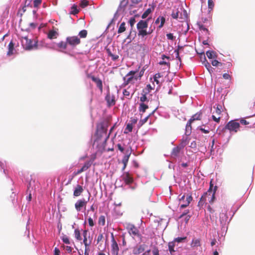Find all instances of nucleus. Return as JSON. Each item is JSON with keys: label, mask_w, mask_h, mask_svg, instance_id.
<instances>
[{"label": "nucleus", "mask_w": 255, "mask_h": 255, "mask_svg": "<svg viewBox=\"0 0 255 255\" xmlns=\"http://www.w3.org/2000/svg\"><path fill=\"white\" fill-rule=\"evenodd\" d=\"M154 6H152V7L151 8H147L144 12V13L142 14L141 15V18L142 19H145V18H146L148 15L152 12L154 10Z\"/></svg>", "instance_id": "393cba45"}, {"label": "nucleus", "mask_w": 255, "mask_h": 255, "mask_svg": "<svg viewBox=\"0 0 255 255\" xmlns=\"http://www.w3.org/2000/svg\"><path fill=\"white\" fill-rule=\"evenodd\" d=\"M208 8L210 9H212L214 6V3L212 0H208Z\"/></svg>", "instance_id": "3c124183"}, {"label": "nucleus", "mask_w": 255, "mask_h": 255, "mask_svg": "<svg viewBox=\"0 0 255 255\" xmlns=\"http://www.w3.org/2000/svg\"><path fill=\"white\" fill-rule=\"evenodd\" d=\"M206 55L209 59L215 58L217 57L216 53L213 51H207Z\"/></svg>", "instance_id": "c756f323"}, {"label": "nucleus", "mask_w": 255, "mask_h": 255, "mask_svg": "<svg viewBox=\"0 0 255 255\" xmlns=\"http://www.w3.org/2000/svg\"><path fill=\"white\" fill-rule=\"evenodd\" d=\"M148 26V21L140 20L136 25L137 29L138 30V35L143 37L145 36L151 34L153 32V30L147 31L146 28Z\"/></svg>", "instance_id": "f03ea898"}, {"label": "nucleus", "mask_w": 255, "mask_h": 255, "mask_svg": "<svg viewBox=\"0 0 255 255\" xmlns=\"http://www.w3.org/2000/svg\"><path fill=\"white\" fill-rule=\"evenodd\" d=\"M42 2V0H34L33 1V6L34 7H37Z\"/></svg>", "instance_id": "603ef678"}, {"label": "nucleus", "mask_w": 255, "mask_h": 255, "mask_svg": "<svg viewBox=\"0 0 255 255\" xmlns=\"http://www.w3.org/2000/svg\"><path fill=\"white\" fill-rule=\"evenodd\" d=\"M88 77L90 78L96 84L97 87L102 92L103 91V84L102 80L99 78H96L95 76H91L90 75H88Z\"/></svg>", "instance_id": "dca6fc26"}, {"label": "nucleus", "mask_w": 255, "mask_h": 255, "mask_svg": "<svg viewBox=\"0 0 255 255\" xmlns=\"http://www.w3.org/2000/svg\"><path fill=\"white\" fill-rule=\"evenodd\" d=\"M223 77L225 79H230L231 78L230 75L227 73L224 74Z\"/></svg>", "instance_id": "338daca9"}, {"label": "nucleus", "mask_w": 255, "mask_h": 255, "mask_svg": "<svg viewBox=\"0 0 255 255\" xmlns=\"http://www.w3.org/2000/svg\"><path fill=\"white\" fill-rule=\"evenodd\" d=\"M193 122H192L191 121H190V120L188 121V122H187V124H186V132L187 133H188L189 134L191 133V128H192V127H191V124Z\"/></svg>", "instance_id": "f704fd0d"}, {"label": "nucleus", "mask_w": 255, "mask_h": 255, "mask_svg": "<svg viewBox=\"0 0 255 255\" xmlns=\"http://www.w3.org/2000/svg\"><path fill=\"white\" fill-rule=\"evenodd\" d=\"M212 117L213 120L215 122H217V123H219V122H220V119H221V118H220V117H218L217 118V117H216L215 116L213 115V116H212Z\"/></svg>", "instance_id": "680f3d73"}, {"label": "nucleus", "mask_w": 255, "mask_h": 255, "mask_svg": "<svg viewBox=\"0 0 255 255\" xmlns=\"http://www.w3.org/2000/svg\"><path fill=\"white\" fill-rule=\"evenodd\" d=\"M105 100L108 107L114 106L116 104L115 96L113 94H111L109 92L107 94Z\"/></svg>", "instance_id": "ddd939ff"}, {"label": "nucleus", "mask_w": 255, "mask_h": 255, "mask_svg": "<svg viewBox=\"0 0 255 255\" xmlns=\"http://www.w3.org/2000/svg\"><path fill=\"white\" fill-rule=\"evenodd\" d=\"M186 239V237H178L174 239L175 243H181Z\"/></svg>", "instance_id": "09e8293b"}, {"label": "nucleus", "mask_w": 255, "mask_h": 255, "mask_svg": "<svg viewBox=\"0 0 255 255\" xmlns=\"http://www.w3.org/2000/svg\"><path fill=\"white\" fill-rule=\"evenodd\" d=\"M80 6L82 8H85L89 5V1L87 0H83L81 1Z\"/></svg>", "instance_id": "49530a36"}, {"label": "nucleus", "mask_w": 255, "mask_h": 255, "mask_svg": "<svg viewBox=\"0 0 255 255\" xmlns=\"http://www.w3.org/2000/svg\"><path fill=\"white\" fill-rule=\"evenodd\" d=\"M181 11L177 9L176 10H173L171 16L174 19H178L179 18L181 20H185L187 18V13L186 11L184 9L182 10L181 9Z\"/></svg>", "instance_id": "0eeeda50"}, {"label": "nucleus", "mask_w": 255, "mask_h": 255, "mask_svg": "<svg viewBox=\"0 0 255 255\" xmlns=\"http://www.w3.org/2000/svg\"><path fill=\"white\" fill-rule=\"evenodd\" d=\"M213 192V187H210L208 191L204 193V194L201 196L200 199L198 203V206L202 207L204 204L206 203L207 197L212 195Z\"/></svg>", "instance_id": "6e6552de"}, {"label": "nucleus", "mask_w": 255, "mask_h": 255, "mask_svg": "<svg viewBox=\"0 0 255 255\" xmlns=\"http://www.w3.org/2000/svg\"><path fill=\"white\" fill-rule=\"evenodd\" d=\"M159 64L160 65H166L168 66L169 68L170 67V63L168 62H167L166 61H162L159 62Z\"/></svg>", "instance_id": "0e129e2a"}, {"label": "nucleus", "mask_w": 255, "mask_h": 255, "mask_svg": "<svg viewBox=\"0 0 255 255\" xmlns=\"http://www.w3.org/2000/svg\"><path fill=\"white\" fill-rule=\"evenodd\" d=\"M58 29H53L49 30L47 34V37L50 39L56 38L58 36Z\"/></svg>", "instance_id": "6ab92c4d"}, {"label": "nucleus", "mask_w": 255, "mask_h": 255, "mask_svg": "<svg viewBox=\"0 0 255 255\" xmlns=\"http://www.w3.org/2000/svg\"><path fill=\"white\" fill-rule=\"evenodd\" d=\"M66 41L68 45L72 47H76L81 43L80 39L78 36H68Z\"/></svg>", "instance_id": "9d476101"}, {"label": "nucleus", "mask_w": 255, "mask_h": 255, "mask_svg": "<svg viewBox=\"0 0 255 255\" xmlns=\"http://www.w3.org/2000/svg\"><path fill=\"white\" fill-rule=\"evenodd\" d=\"M237 120H232L229 122L226 125L225 128L228 129L230 132H237L240 127V123H238Z\"/></svg>", "instance_id": "423d86ee"}, {"label": "nucleus", "mask_w": 255, "mask_h": 255, "mask_svg": "<svg viewBox=\"0 0 255 255\" xmlns=\"http://www.w3.org/2000/svg\"><path fill=\"white\" fill-rule=\"evenodd\" d=\"M217 190V186H214V189H213V192L211 197V199L209 200V203L210 204H213L215 200V193H216Z\"/></svg>", "instance_id": "2f4dec72"}, {"label": "nucleus", "mask_w": 255, "mask_h": 255, "mask_svg": "<svg viewBox=\"0 0 255 255\" xmlns=\"http://www.w3.org/2000/svg\"><path fill=\"white\" fill-rule=\"evenodd\" d=\"M126 23L125 22H123L121 23L118 30V33L120 34L124 32H125L126 30Z\"/></svg>", "instance_id": "cd10ccee"}, {"label": "nucleus", "mask_w": 255, "mask_h": 255, "mask_svg": "<svg viewBox=\"0 0 255 255\" xmlns=\"http://www.w3.org/2000/svg\"><path fill=\"white\" fill-rule=\"evenodd\" d=\"M109 56L111 57L114 61L117 60L119 58V56L117 55H114L112 53L109 49L107 50Z\"/></svg>", "instance_id": "a18cd8bd"}, {"label": "nucleus", "mask_w": 255, "mask_h": 255, "mask_svg": "<svg viewBox=\"0 0 255 255\" xmlns=\"http://www.w3.org/2000/svg\"><path fill=\"white\" fill-rule=\"evenodd\" d=\"M201 245V239L199 238H194L193 239L190 246L192 248H195V247H200Z\"/></svg>", "instance_id": "5701e85b"}, {"label": "nucleus", "mask_w": 255, "mask_h": 255, "mask_svg": "<svg viewBox=\"0 0 255 255\" xmlns=\"http://www.w3.org/2000/svg\"><path fill=\"white\" fill-rule=\"evenodd\" d=\"M203 63L204 64V65L207 68V69L208 70H209V69L210 68H211V65L208 62V61H207L206 60V57L205 56V55H203Z\"/></svg>", "instance_id": "c03bdc74"}, {"label": "nucleus", "mask_w": 255, "mask_h": 255, "mask_svg": "<svg viewBox=\"0 0 255 255\" xmlns=\"http://www.w3.org/2000/svg\"><path fill=\"white\" fill-rule=\"evenodd\" d=\"M144 70H141L137 75L138 79H140L141 77L143 76L144 74Z\"/></svg>", "instance_id": "69168bd1"}, {"label": "nucleus", "mask_w": 255, "mask_h": 255, "mask_svg": "<svg viewBox=\"0 0 255 255\" xmlns=\"http://www.w3.org/2000/svg\"><path fill=\"white\" fill-rule=\"evenodd\" d=\"M14 49V44L12 41H10V42L8 44V51L7 52V54L8 55H11L13 53V50Z\"/></svg>", "instance_id": "473e14b6"}, {"label": "nucleus", "mask_w": 255, "mask_h": 255, "mask_svg": "<svg viewBox=\"0 0 255 255\" xmlns=\"http://www.w3.org/2000/svg\"><path fill=\"white\" fill-rule=\"evenodd\" d=\"M137 71H130L124 77V83L122 84L123 87H126L129 84H133L135 81L138 80Z\"/></svg>", "instance_id": "20e7f679"}, {"label": "nucleus", "mask_w": 255, "mask_h": 255, "mask_svg": "<svg viewBox=\"0 0 255 255\" xmlns=\"http://www.w3.org/2000/svg\"><path fill=\"white\" fill-rule=\"evenodd\" d=\"M111 252L112 255H118L119 252V247L118 243L115 240L114 236V234L112 233L111 235Z\"/></svg>", "instance_id": "9b49d317"}, {"label": "nucleus", "mask_w": 255, "mask_h": 255, "mask_svg": "<svg viewBox=\"0 0 255 255\" xmlns=\"http://www.w3.org/2000/svg\"><path fill=\"white\" fill-rule=\"evenodd\" d=\"M192 199L193 198L191 195H187L186 197V203L181 204L180 208L183 209L187 207L192 201Z\"/></svg>", "instance_id": "4be33fe9"}, {"label": "nucleus", "mask_w": 255, "mask_h": 255, "mask_svg": "<svg viewBox=\"0 0 255 255\" xmlns=\"http://www.w3.org/2000/svg\"><path fill=\"white\" fill-rule=\"evenodd\" d=\"M60 250L57 248H55L54 249V255H60Z\"/></svg>", "instance_id": "774afa93"}, {"label": "nucleus", "mask_w": 255, "mask_h": 255, "mask_svg": "<svg viewBox=\"0 0 255 255\" xmlns=\"http://www.w3.org/2000/svg\"><path fill=\"white\" fill-rule=\"evenodd\" d=\"M75 237L77 240L79 241H81L82 240V237L81 236V233L80 230L78 229H76L74 231Z\"/></svg>", "instance_id": "7c9ffc66"}, {"label": "nucleus", "mask_w": 255, "mask_h": 255, "mask_svg": "<svg viewBox=\"0 0 255 255\" xmlns=\"http://www.w3.org/2000/svg\"><path fill=\"white\" fill-rule=\"evenodd\" d=\"M62 241L66 244H70V242L69 241V239L67 236L66 235H63L62 237Z\"/></svg>", "instance_id": "de8ad7c7"}, {"label": "nucleus", "mask_w": 255, "mask_h": 255, "mask_svg": "<svg viewBox=\"0 0 255 255\" xmlns=\"http://www.w3.org/2000/svg\"><path fill=\"white\" fill-rule=\"evenodd\" d=\"M21 45L23 48L26 50H31L33 49L38 48V44L37 41H33L28 39L27 36H22L20 38Z\"/></svg>", "instance_id": "7ed1b4c3"}, {"label": "nucleus", "mask_w": 255, "mask_h": 255, "mask_svg": "<svg viewBox=\"0 0 255 255\" xmlns=\"http://www.w3.org/2000/svg\"><path fill=\"white\" fill-rule=\"evenodd\" d=\"M146 245L145 244H141L134 247L132 251V253L134 255H139L144 252Z\"/></svg>", "instance_id": "2eb2a0df"}, {"label": "nucleus", "mask_w": 255, "mask_h": 255, "mask_svg": "<svg viewBox=\"0 0 255 255\" xmlns=\"http://www.w3.org/2000/svg\"><path fill=\"white\" fill-rule=\"evenodd\" d=\"M211 63L212 65L214 66H218V65L222 66L223 65V63L219 62L216 60H213Z\"/></svg>", "instance_id": "8fccbe9b"}, {"label": "nucleus", "mask_w": 255, "mask_h": 255, "mask_svg": "<svg viewBox=\"0 0 255 255\" xmlns=\"http://www.w3.org/2000/svg\"><path fill=\"white\" fill-rule=\"evenodd\" d=\"M166 36L168 39L171 40H173L175 38V37L174 36L173 34L171 33L167 34Z\"/></svg>", "instance_id": "5fc2aeb1"}, {"label": "nucleus", "mask_w": 255, "mask_h": 255, "mask_svg": "<svg viewBox=\"0 0 255 255\" xmlns=\"http://www.w3.org/2000/svg\"><path fill=\"white\" fill-rule=\"evenodd\" d=\"M98 223L99 225L102 226H104L105 224V217L103 215L100 216L99 220Z\"/></svg>", "instance_id": "58836bf2"}, {"label": "nucleus", "mask_w": 255, "mask_h": 255, "mask_svg": "<svg viewBox=\"0 0 255 255\" xmlns=\"http://www.w3.org/2000/svg\"><path fill=\"white\" fill-rule=\"evenodd\" d=\"M148 109V105H146L144 103H141L139 104V106L138 108V110L140 112H141L142 113H144L146 110Z\"/></svg>", "instance_id": "bb28decb"}, {"label": "nucleus", "mask_w": 255, "mask_h": 255, "mask_svg": "<svg viewBox=\"0 0 255 255\" xmlns=\"http://www.w3.org/2000/svg\"><path fill=\"white\" fill-rule=\"evenodd\" d=\"M63 248H65L66 249V250L69 253H71L72 251V248L71 247H70V246H63Z\"/></svg>", "instance_id": "052dcab7"}, {"label": "nucleus", "mask_w": 255, "mask_h": 255, "mask_svg": "<svg viewBox=\"0 0 255 255\" xmlns=\"http://www.w3.org/2000/svg\"><path fill=\"white\" fill-rule=\"evenodd\" d=\"M132 125L131 124H128L127 125L124 133H127L128 132H131L132 130Z\"/></svg>", "instance_id": "ea45409f"}, {"label": "nucleus", "mask_w": 255, "mask_h": 255, "mask_svg": "<svg viewBox=\"0 0 255 255\" xmlns=\"http://www.w3.org/2000/svg\"><path fill=\"white\" fill-rule=\"evenodd\" d=\"M88 201H86L84 199L78 200L75 204V207L76 211L79 212L83 208H85Z\"/></svg>", "instance_id": "f8f14e48"}, {"label": "nucleus", "mask_w": 255, "mask_h": 255, "mask_svg": "<svg viewBox=\"0 0 255 255\" xmlns=\"http://www.w3.org/2000/svg\"><path fill=\"white\" fill-rule=\"evenodd\" d=\"M126 229L129 234L134 239H138L140 241L142 240V236L139 230L133 224L128 223L126 225Z\"/></svg>", "instance_id": "39448f33"}, {"label": "nucleus", "mask_w": 255, "mask_h": 255, "mask_svg": "<svg viewBox=\"0 0 255 255\" xmlns=\"http://www.w3.org/2000/svg\"><path fill=\"white\" fill-rule=\"evenodd\" d=\"M92 163L90 161L86 162L83 167L79 170H78L76 172L73 173V176H77V175L81 173L82 172L87 170L91 166Z\"/></svg>", "instance_id": "4468645a"}, {"label": "nucleus", "mask_w": 255, "mask_h": 255, "mask_svg": "<svg viewBox=\"0 0 255 255\" xmlns=\"http://www.w3.org/2000/svg\"><path fill=\"white\" fill-rule=\"evenodd\" d=\"M176 246V243L173 241L172 242H170L168 243V250L170 252V253L172 255L173 253L175 252L174 250V247Z\"/></svg>", "instance_id": "b1692460"}, {"label": "nucleus", "mask_w": 255, "mask_h": 255, "mask_svg": "<svg viewBox=\"0 0 255 255\" xmlns=\"http://www.w3.org/2000/svg\"><path fill=\"white\" fill-rule=\"evenodd\" d=\"M141 96L140 97V101L141 103H144L146 101L148 102V100H147L146 95L147 94H145V93L143 92L142 91V93L141 94Z\"/></svg>", "instance_id": "72a5a7b5"}, {"label": "nucleus", "mask_w": 255, "mask_h": 255, "mask_svg": "<svg viewBox=\"0 0 255 255\" xmlns=\"http://www.w3.org/2000/svg\"><path fill=\"white\" fill-rule=\"evenodd\" d=\"M109 125V120L106 119L97 125L96 140H100L102 138H104V146H105L106 143L110 136V133L107 134L108 128Z\"/></svg>", "instance_id": "f257e3e1"}, {"label": "nucleus", "mask_w": 255, "mask_h": 255, "mask_svg": "<svg viewBox=\"0 0 255 255\" xmlns=\"http://www.w3.org/2000/svg\"><path fill=\"white\" fill-rule=\"evenodd\" d=\"M79 35L80 38H85L87 35V31L86 30H82L79 33Z\"/></svg>", "instance_id": "37998d69"}, {"label": "nucleus", "mask_w": 255, "mask_h": 255, "mask_svg": "<svg viewBox=\"0 0 255 255\" xmlns=\"http://www.w3.org/2000/svg\"><path fill=\"white\" fill-rule=\"evenodd\" d=\"M152 252L153 255H159V250L157 247H154L153 249Z\"/></svg>", "instance_id": "4d7b16f0"}, {"label": "nucleus", "mask_w": 255, "mask_h": 255, "mask_svg": "<svg viewBox=\"0 0 255 255\" xmlns=\"http://www.w3.org/2000/svg\"><path fill=\"white\" fill-rule=\"evenodd\" d=\"M180 148L179 147H174L172 151V155L176 156L178 155L180 152Z\"/></svg>", "instance_id": "a19ab883"}, {"label": "nucleus", "mask_w": 255, "mask_h": 255, "mask_svg": "<svg viewBox=\"0 0 255 255\" xmlns=\"http://www.w3.org/2000/svg\"><path fill=\"white\" fill-rule=\"evenodd\" d=\"M198 25L200 30H202L207 32H208V30L207 28L205 27V26L201 23H198Z\"/></svg>", "instance_id": "864d4df0"}, {"label": "nucleus", "mask_w": 255, "mask_h": 255, "mask_svg": "<svg viewBox=\"0 0 255 255\" xmlns=\"http://www.w3.org/2000/svg\"><path fill=\"white\" fill-rule=\"evenodd\" d=\"M153 89L151 86L150 84L146 85V87L142 90V92L145 93V94H148Z\"/></svg>", "instance_id": "e433bc0d"}, {"label": "nucleus", "mask_w": 255, "mask_h": 255, "mask_svg": "<svg viewBox=\"0 0 255 255\" xmlns=\"http://www.w3.org/2000/svg\"><path fill=\"white\" fill-rule=\"evenodd\" d=\"M68 45L67 41L66 40V42L64 41H60V42L57 44L58 47L61 48L62 49H66L67 48V46Z\"/></svg>", "instance_id": "c85d7f7f"}, {"label": "nucleus", "mask_w": 255, "mask_h": 255, "mask_svg": "<svg viewBox=\"0 0 255 255\" xmlns=\"http://www.w3.org/2000/svg\"><path fill=\"white\" fill-rule=\"evenodd\" d=\"M103 238H104V236H103V234H100L99 235V236H98V238L97 239V243H99L100 242H101L103 240Z\"/></svg>", "instance_id": "bf43d9fd"}, {"label": "nucleus", "mask_w": 255, "mask_h": 255, "mask_svg": "<svg viewBox=\"0 0 255 255\" xmlns=\"http://www.w3.org/2000/svg\"><path fill=\"white\" fill-rule=\"evenodd\" d=\"M79 12V10L77 9V5L74 4L71 7V11L70 13L72 14H76Z\"/></svg>", "instance_id": "4c0bfd02"}, {"label": "nucleus", "mask_w": 255, "mask_h": 255, "mask_svg": "<svg viewBox=\"0 0 255 255\" xmlns=\"http://www.w3.org/2000/svg\"><path fill=\"white\" fill-rule=\"evenodd\" d=\"M240 124L243 125H249L250 123L244 119H241L240 120Z\"/></svg>", "instance_id": "6e6d98bb"}, {"label": "nucleus", "mask_w": 255, "mask_h": 255, "mask_svg": "<svg viewBox=\"0 0 255 255\" xmlns=\"http://www.w3.org/2000/svg\"><path fill=\"white\" fill-rule=\"evenodd\" d=\"M83 191L84 189L83 187L78 184L76 185L74 190L73 196L75 197H78L82 194Z\"/></svg>", "instance_id": "aec40b11"}, {"label": "nucleus", "mask_w": 255, "mask_h": 255, "mask_svg": "<svg viewBox=\"0 0 255 255\" xmlns=\"http://www.w3.org/2000/svg\"><path fill=\"white\" fill-rule=\"evenodd\" d=\"M160 22V24L158 26V29H161L164 25L165 22V18L164 16H159L155 21V24H158Z\"/></svg>", "instance_id": "412c9836"}, {"label": "nucleus", "mask_w": 255, "mask_h": 255, "mask_svg": "<svg viewBox=\"0 0 255 255\" xmlns=\"http://www.w3.org/2000/svg\"><path fill=\"white\" fill-rule=\"evenodd\" d=\"M131 154V151L128 149L126 151V154L123 157L122 159V163L124 164V166L122 168V170H124L126 168L127 164L129 158Z\"/></svg>", "instance_id": "f3484780"}, {"label": "nucleus", "mask_w": 255, "mask_h": 255, "mask_svg": "<svg viewBox=\"0 0 255 255\" xmlns=\"http://www.w3.org/2000/svg\"><path fill=\"white\" fill-rule=\"evenodd\" d=\"M123 180L127 184H130L133 181V178L128 172H125L123 175Z\"/></svg>", "instance_id": "a211bd4d"}, {"label": "nucleus", "mask_w": 255, "mask_h": 255, "mask_svg": "<svg viewBox=\"0 0 255 255\" xmlns=\"http://www.w3.org/2000/svg\"><path fill=\"white\" fill-rule=\"evenodd\" d=\"M202 113L198 112L194 115L189 120L190 121L193 122L195 120H200L201 119Z\"/></svg>", "instance_id": "a878e982"}, {"label": "nucleus", "mask_w": 255, "mask_h": 255, "mask_svg": "<svg viewBox=\"0 0 255 255\" xmlns=\"http://www.w3.org/2000/svg\"><path fill=\"white\" fill-rule=\"evenodd\" d=\"M88 220L89 226L91 227H93L95 224L92 218L89 217Z\"/></svg>", "instance_id": "13d9d810"}, {"label": "nucleus", "mask_w": 255, "mask_h": 255, "mask_svg": "<svg viewBox=\"0 0 255 255\" xmlns=\"http://www.w3.org/2000/svg\"><path fill=\"white\" fill-rule=\"evenodd\" d=\"M223 111V108L221 105L217 104L216 105V111L215 113L217 115H220L222 112Z\"/></svg>", "instance_id": "c9c22d12"}, {"label": "nucleus", "mask_w": 255, "mask_h": 255, "mask_svg": "<svg viewBox=\"0 0 255 255\" xmlns=\"http://www.w3.org/2000/svg\"><path fill=\"white\" fill-rule=\"evenodd\" d=\"M82 235L83 236V243L85 246L86 250H88L92 243V239L90 238V233L87 230L83 231Z\"/></svg>", "instance_id": "1a4fd4ad"}, {"label": "nucleus", "mask_w": 255, "mask_h": 255, "mask_svg": "<svg viewBox=\"0 0 255 255\" xmlns=\"http://www.w3.org/2000/svg\"><path fill=\"white\" fill-rule=\"evenodd\" d=\"M123 95L126 97H128L130 95V93L127 89H125L123 91Z\"/></svg>", "instance_id": "e2e57ef3"}, {"label": "nucleus", "mask_w": 255, "mask_h": 255, "mask_svg": "<svg viewBox=\"0 0 255 255\" xmlns=\"http://www.w3.org/2000/svg\"><path fill=\"white\" fill-rule=\"evenodd\" d=\"M135 19L134 17H131L129 20H128V23L129 24L130 27H131V30L132 29L135 23Z\"/></svg>", "instance_id": "79ce46f5"}]
</instances>
